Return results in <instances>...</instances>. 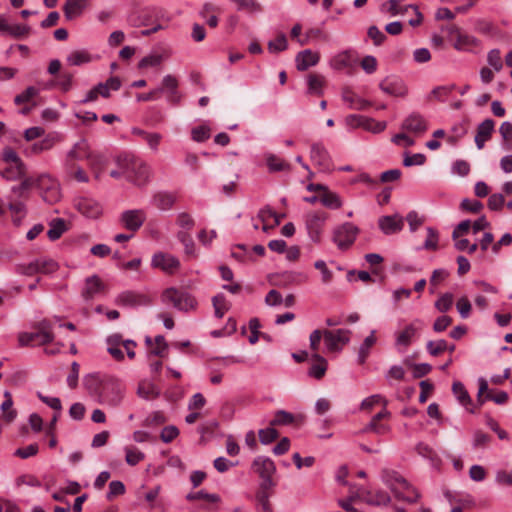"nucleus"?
Wrapping results in <instances>:
<instances>
[{
    "mask_svg": "<svg viewBox=\"0 0 512 512\" xmlns=\"http://www.w3.org/2000/svg\"><path fill=\"white\" fill-rule=\"evenodd\" d=\"M325 84V78L319 74H309L307 76L308 93L313 95H323V87Z\"/></svg>",
    "mask_w": 512,
    "mask_h": 512,
    "instance_id": "72a5a7b5",
    "label": "nucleus"
},
{
    "mask_svg": "<svg viewBox=\"0 0 512 512\" xmlns=\"http://www.w3.org/2000/svg\"><path fill=\"white\" fill-rule=\"evenodd\" d=\"M320 55L311 49L300 51L295 57L296 68L298 71H306L310 67L318 64Z\"/></svg>",
    "mask_w": 512,
    "mask_h": 512,
    "instance_id": "6ab92c4d",
    "label": "nucleus"
},
{
    "mask_svg": "<svg viewBox=\"0 0 512 512\" xmlns=\"http://www.w3.org/2000/svg\"><path fill=\"white\" fill-rule=\"evenodd\" d=\"M376 339L374 336V332H372L369 336H367L363 343L361 344L358 351V362L363 364L369 355L370 348L374 345Z\"/></svg>",
    "mask_w": 512,
    "mask_h": 512,
    "instance_id": "3c124183",
    "label": "nucleus"
},
{
    "mask_svg": "<svg viewBox=\"0 0 512 512\" xmlns=\"http://www.w3.org/2000/svg\"><path fill=\"white\" fill-rule=\"evenodd\" d=\"M146 212L142 209L125 210L120 214L119 222L132 233L137 232L146 221Z\"/></svg>",
    "mask_w": 512,
    "mask_h": 512,
    "instance_id": "6e6552de",
    "label": "nucleus"
},
{
    "mask_svg": "<svg viewBox=\"0 0 512 512\" xmlns=\"http://www.w3.org/2000/svg\"><path fill=\"white\" fill-rule=\"evenodd\" d=\"M163 61V56L161 54H151L148 56L143 57L139 63L138 68L144 69L148 67H157L159 66Z\"/></svg>",
    "mask_w": 512,
    "mask_h": 512,
    "instance_id": "680f3d73",
    "label": "nucleus"
},
{
    "mask_svg": "<svg viewBox=\"0 0 512 512\" xmlns=\"http://www.w3.org/2000/svg\"><path fill=\"white\" fill-rule=\"evenodd\" d=\"M288 48V42L286 35L281 33L276 39L268 42V50L270 53H279L285 51Z\"/></svg>",
    "mask_w": 512,
    "mask_h": 512,
    "instance_id": "864d4df0",
    "label": "nucleus"
},
{
    "mask_svg": "<svg viewBox=\"0 0 512 512\" xmlns=\"http://www.w3.org/2000/svg\"><path fill=\"white\" fill-rule=\"evenodd\" d=\"M326 219L327 214L323 211L307 214L305 219L306 229L313 242L320 241Z\"/></svg>",
    "mask_w": 512,
    "mask_h": 512,
    "instance_id": "1a4fd4ad",
    "label": "nucleus"
},
{
    "mask_svg": "<svg viewBox=\"0 0 512 512\" xmlns=\"http://www.w3.org/2000/svg\"><path fill=\"white\" fill-rule=\"evenodd\" d=\"M404 227V219L399 214L391 216L386 215V235L396 234L400 232Z\"/></svg>",
    "mask_w": 512,
    "mask_h": 512,
    "instance_id": "a19ab883",
    "label": "nucleus"
},
{
    "mask_svg": "<svg viewBox=\"0 0 512 512\" xmlns=\"http://www.w3.org/2000/svg\"><path fill=\"white\" fill-rule=\"evenodd\" d=\"M488 64L497 72L503 68V60L499 49L489 51L487 55Z\"/></svg>",
    "mask_w": 512,
    "mask_h": 512,
    "instance_id": "052dcab7",
    "label": "nucleus"
},
{
    "mask_svg": "<svg viewBox=\"0 0 512 512\" xmlns=\"http://www.w3.org/2000/svg\"><path fill=\"white\" fill-rule=\"evenodd\" d=\"M273 494L256 491L255 502L257 512H273L270 498Z\"/></svg>",
    "mask_w": 512,
    "mask_h": 512,
    "instance_id": "58836bf2",
    "label": "nucleus"
},
{
    "mask_svg": "<svg viewBox=\"0 0 512 512\" xmlns=\"http://www.w3.org/2000/svg\"><path fill=\"white\" fill-rule=\"evenodd\" d=\"M66 230L67 227L65 220L62 218H56L49 223L47 236L51 241H56L63 235Z\"/></svg>",
    "mask_w": 512,
    "mask_h": 512,
    "instance_id": "c9c22d12",
    "label": "nucleus"
},
{
    "mask_svg": "<svg viewBox=\"0 0 512 512\" xmlns=\"http://www.w3.org/2000/svg\"><path fill=\"white\" fill-rule=\"evenodd\" d=\"M310 158L320 171L328 172L332 169L331 157L322 143L312 144Z\"/></svg>",
    "mask_w": 512,
    "mask_h": 512,
    "instance_id": "ddd939ff",
    "label": "nucleus"
},
{
    "mask_svg": "<svg viewBox=\"0 0 512 512\" xmlns=\"http://www.w3.org/2000/svg\"><path fill=\"white\" fill-rule=\"evenodd\" d=\"M137 394L145 400H153L159 397L160 390L153 383L143 382L139 384Z\"/></svg>",
    "mask_w": 512,
    "mask_h": 512,
    "instance_id": "e433bc0d",
    "label": "nucleus"
},
{
    "mask_svg": "<svg viewBox=\"0 0 512 512\" xmlns=\"http://www.w3.org/2000/svg\"><path fill=\"white\" fill-rule=\"evenodd\" d=\"M297 421V417L285 410H277L274 414V418L270 421V426H288L294 424Z\"/></svg>",
    "mask_w": 512,
    "mask_h": 512,
    "instance_id": "f704fd0d",
    "label": "nucleus"
},
{
    "mask_svg": "<svg viewBox=\"0 0 512 512\" xmlns=\"http://www.w3.org/2000/svg\"><path fill=\"white\" fill-rule=\"evenodd\" d=\"M260 442L264 445L270 444L279 437L278 431L274 426H270L265 429H260L259 432Z\"/></svg>",
    "mask_w": 512,
    "mask_h": 512,
    "instance_id": "bf43d9fd",
    "label": "nucleus"
},
{
    "mask_svg": "<svg viewBox=\"0 0 512 512\" xmlns=\"http://www.w3.org/2000/svg\"><path fill=\"white\" fill-rule=\"evenodd\" d=\"M38 273L41 274H52L59 268L58 263L50 258L36 259Z\"/></svg>",
    "mask_w": 512,
    "mask_h": 512,
    "instance_id": "09e8293b",
    "label": "nucleus"
},
{
    "mask_svg": "<svg viewBox=\"0 0 512 512\" xmlns=\"http://www.w3.org/2000/svg\"><path fill=\"white\" fill-rule=\"evenodd\" d=\"M389 8L388 11L396 16V15H406L413 14L415 17L408 20V23L415 27L422 23L423 16L418 11V8L414 5H403L401 0H389Z\"/></svg>",
    "mask_w": 512,
    "mask_h": 512,
    "instance_id": "9b49d317",
    "label": "nucleus"
},
{
    "mask_svg": "<svg viewBox=\"0 0 512 512\" xmlns=\"http://www.w3.org/2000/svg\"><path fill=\"white\" fill-rule=\"evenodd\" d=\"M499 133L503 139V147L507 151L512 150V124L503 122L499 128Z\"/></svg>",
    "mask_w": 512,
    "mask_h": 512,
    "instance_id": "8fccbe9b",
    "label": "nucleus"
},
{
    "mask_svg": "<svg viewBox=\"0 0 512 512\" xmlns=\"http://www.w3.org/2000/svg\"><path fill=\"white\" fill-rule=\"evenodd\" d=\"M345 122L346 125L351 128L362 127L363 129L373 133H379L384 129V125L382 123L376 122L372 118L357 114L348 115L345 119Z\"/></svg>",
    "mask_w": 512,
    "mask_h": 512,
    "instance_id": "4468645a",
    "label": "nucleus"
},
{
    "mask_svg": "<svg viewBox=\"0 0 512 512\" xmlns=\"http://www.w3.org/2000/svg\"><path fill=\"white\" fill-rule=\"evenodd\" d=\"M176 202L175 194L167 191H160L153 195L152 204L159 210H170Z\"/></svg>",
    "mask_w": 512,
    "mask_h": 512,
    "instance_id": "b1692460",
    "label": "nucleus"
},
{
    "mask_svg": "<svg viewBox=\"0 0 512 512\" xmlns=\"http://www.w3.org/2000/svg\"><path fill=\"white\" fill-rule=\"evenodd\" d=\"M409 88L404 79L398 76L386 78V94L394 98L405 99L408 96Z\"/></svg>",
    "mask_w": 512,
    "mask_h": 512,
    "instance_id": "f3484780",
    "label": "nucleus"
},
{
    "mask_svg": "<svg viewBox=\"0 0 512 512\" xmlns=\"http://www.w3.org/2000/svg\"><path fill=\"white\" fill-rule=\"evenodd\" d=\"M452 391L463 406L467 407L471 404V398L461 382L455 381L452 385Z\"/></svg>",
    "mask_w": 512,
    "mask_h": 512,
    "instance_id": "de8ad7c7",
    "label": "nucleus"
},
{
    "mask_svg": "<svg viewBox=\"0 0 512 512\" xmlns=\"http://www.w3.org/2000/svg\"><path fill=\"white\" fill-rule=\"evenodd\" d=\"M349 331L344 329L325 330L323 338L326 348L331 351H339L343 345L349 342Z\"/></svg>",
    "mask_w": 512,
    "mask_h": 512,
    "instance_id": "f8f14e48",
    "label": "nucleus"
},
{
    "mask_svg": "<svg viewBox=\"0 0 512 512\" xmlns=\"http://www.w3.org/2000/svg\"><path fill=\"white\" fill-rule=\"evenodd\" d=\"M125 461L130 466H135L145 458V454L136 447H125Z\"/></svg>",
    "mask_w": 512,
    "mask_h": 512,
    "instance_id": "49530a36",
    "label": "nucleus"
},
{
    "mask_svg": "<svg viewBox=\"0 0 512 512\" xmlns=\"http://www.w3.org/2000/svg\"><path fill=\"white\" fill-rule=\"evenodd\" d=\"M115 302L126 307H138L149 305L150 299L148 296L135 291H124L117 296Z\"/></svg>",
    "mask_w": 512,
    "mask_h": 512,
    "instance_id": "dca6fc26",
    "label": "nucleus"
},
{
    "mask_svg": "<svg viewBox=\"0 0 512 512\" xmlns=\"http://www.w3.org/2000/svg\"><path fill=\"white\" fill-rule=\"evenodd\" d=\"M321 203L330 208V209H338L341 207L342 203L339 196L333 192H330L326 189L324 194L320 197Z\"/></svg>",
    "mask_w": 512,
    "mask_h": 512,
    "instance_id": "5fc2aeb1",
    "label": "nucleus"
},
{
    "mask_svg": "<svg viewBox=\"0 0 512 512\" xmlns=\"http://www.w3.org/2000/svg\"><path fill=\"white\" fill-rule=\"evenodd\" d=\"M357 64V59L352 53L346 51L335 56L331 65L336 70H343L345 68H352Z\"/></svg>",
    "mask_w": 512,
    "mask_h": 512,
    "instance_id": "c85d7f7f",
    "label": "nucleus"
},
{
    "mask_svg": "<svg viewBox=\"0 0 512 512\" xmlns=\"http://www.w3.org/2000/svg\"><path fill=\"white\" fill-rule=\"evenodd\" d=\"M386 487L397 500L413 503L419 498L418 492L395 471H386Z\"/></svg>",
    "mask_w": 512,
    "mask_h": 512,
    "instance_id": "7ed1b4c3",
    "label": "nucleus"
},
{
    "mask_svg": "<svg viewBox=\"0 0 512 512\" xmlns=\"http://www.w3.org/2000/svg\"><path fill=\"white\" fill-rule=\"evenodd\" d=\"M78 209L90 218H96L101 214V206L97 202L86 198L78 202Z\"/></svg>",
    "mask_w": 512,
    "mask_h": 512,
    "instance_id": "2f4dec72",
    "label": "nucleus"
},
{
    "mask_svg": "<svg viewBox=\"0 0 512 512\" xmlns=\"http://www.w3.org/2000/svg\"><path fill=\"white\" fill-rule=\"evenodd\" d=\"M90 61L91 55L86 50H74L67 57V62L73 66H80Z\"/></svg>",
    "mask_w": 512,
    "mask_h": 512,
    "instance_id": "37998d69",
    "label": "nucleus"
},
{
    "mask_svg": "<svg viewBox=\"0 0 512 512\" xmlns=\"http://www.w3.org/2000/svg\"><path fill=\"white\" fill-rule=\"evenodd\" d=\"M37 262L36 260L30 262V263H21L17 264L15 266V271L17 274L24 275V276H33L35 274H38V268H37Z\"/></svg>",
    "mask_w": 512,
    "mask_h": 512,
    "instance_id": "e2e57ef3",
    "label": "nucleus"
},
{
    "mask_svg": "<svg viewBox=\"0 0 512 512\" xmlns=\"http://www.w3.org/2000/svg\"><path fill=\"white\" fill-rule=\"evenodd\" d=\"M186 499L189 501L203 500L208 503H217L220 501V497L215 493H208L204 490L190 492L187 494Z\"/></svg>",
    "mask_w": 512,
    "mask_h": 512,
    "instance_id": "a18cd8bd",
    "label": "nucleus"
},
{
    "mask_svg": "<svg viewBox=\"0 0 512 512\" xmlns=\"http://www.w3.org/2000/svg\"><path fill=\"white\" fill-rule=\"evenodd\" d=\"M402 129L418 136L426 132L427 122L421 114L414 112L403 121Z\"/></svg>",
    "mask_w": 512,
    "mask_h": 512,
    "instance_id": "a211bd4d",
    "label": "nucleus"
},
{
    "mask_svg": "<svg viewBox=\"0 0 512 512\" xmlns=\"http://www.w3.org/2000/svg\"><path fill=\"white\" fill-rule=\"evenodd\" d=\"M359 229L351 222H346L337 227L333 232V242L341 250L348 249L355 241Z\"/></svg>",
    "mask_w": 512,
    "mask_h": 512,
    "instance_id": "423d86ee",
    "label": "nucleus"
},
{
    "mask_svg": "<svg viewBox=\"0 0 512 512\" xmlns=\"http://www.w3.org/2000/svg\"><path fill=\"white\" fill-rule=\"evenodd\" d=\"M88 5L87 0H66L63 10L67 20H72L82 14Z\"/></svg>",
    "mask_w": 512,
    "mask_h": 512,
    "instance_id": "393cba45",
    "label": "nucleus"
},
{
    "mask_svg": "<svg viewBox=\"0 0 512 512\" xmlns=\"http://www.w3.org/2000/svg\"><path fill=\"white\" fill-rule=\"evenodd\" d=\"M121 166L125 177L135 185L143 186L148 183L151 168L145 161L135 157L125 158Z\"/></svg>",
    "mask_w": 512,
    "mask_h": 512,
    "instance_id": "20e7f679",
    "label": "nucleus"
},
{
    "mask_svg": "<svg viewBox=\"0 0 512 512\" xmlns=\"http://www.w3.org/2000/svg\"><path fill=\"white\" fill-rule=\"evenodd\" d=\"M266 164L270 172H281L290 170V164L275 154L266 155Z\"/></svg>",
    "mask_w": 512,
    "mask_h": 512,
    "instance_id": "4c0bfd02",
    "label": "nucleus"
},
{
    "mask_svg": "<svg viewBox=\"0 0 512 512\" xmlns=\"http://www.w3.org/2000/svg\"><path fill=\"white\" fill-rule=\"evenodd\" d=\"M312 359L315 360V363H313L310 366V368L308 370V375L317 380H320L324 377V375L327 371V367H328L327 360L323 356L319 355L318 353H314L312 355Z\"/></svg>",
    "mask_w": 512,
    "mask_h": 512,
    "instance_id": "a878e982",
    "label": "nucleus"
},
{
    "mask_svg": "<svg viewBox=\"0 0 512 512\" xmlns=\"http://www.w3.org/2000/svg\"><path fill=\"white\" fill-rule=\"evenodd\" d=\"M163 301L171 303L174 308L180 311H189L195 308L197 302L194 297L183 290L168 288L164 291Z\"/></svg>",
    "mask_w": 512,
    "mask_h": 512,
    "instance_id": "39448f33",
    "label": "nucleus"
},
{
    "mask_svg": "<svg viewBox=\"0 0 512 512\" xmlns=\"http://www.w3.org/2000/svg\"><path fill=\"white\" fill-rule=\"evenodd\" d=\"M177 239L183 244L187 255L195 254V244L189 232L181 230L177 233Z\"/></svg>",
    "mask_w": 512,
    "mask_h": 512,
    "instance_id": "6e6d98bb",
    "label": "nucleus"
},
{
    "mask_svg": "<svg viewBox=\"0 0 512 512\" xmlns=\"http://www.w3.org/2000/svg\"><path fill=\"white\" fill-rule=\"evenodd\" d=\"M176 223L179 227L186 230L187 232L193 229L195 221L192 216L186 212H181L177 215Z\"/></svg>",
    "mask_w": 512,
    "mask_h": 512,
    "instance_id": "774afa93",
    "label": "nucleus"
},
{
    "mask_svg": "<svg viewBox=\"0 0 512 512\" xmlns=\"http://www.w3.org/2000/svg\"><path fill=\"white\" fill-rule=\"evenodd\" d=\"M230 2L236 4L238 11H244L247 13H259L262 11V6L256 0H230Z\"/></svg>",
    "mask_w": 512,
    "mask_h": 512,
    "instance_id": "ea45409f",
    "label": "nucleus"
},
{
    "mask_svg": "<svg viewBox=\"0 0 512 512\" xmlns=\"http://www.w3.org/2000/svg\"><path fill=\"white\" fill-rule=\"evenodd\" d=\"M167 422V418L162 411H154L143 421L144 427H157Z\"/></svg>",
    "mask_w": 512,
    "mask_h": 512,
    "instance_id": "603ef678",
    "label": "nucleus"
},
{
    "mask_svg": "<svg viewBox=\"0 0 512 512\" xmlns=\"http://www.w3.org/2000/svg\"><path fill=\"white\" fill-rule=\"evenodd\" d=\"M215 316L222 318L224 314L229 310L230 304L227 302L224 294L220 293L212 298Z\"/></svg>",
    "mask_w": 512,
    "mask_h": 512,
    "instance_id": "79ce46f5",
    "label": "nucleus"
},
{
    "mask_svg": "<svg viewBox=\"0 0 512 512\" xmlns=\"http://www.w3.org/2000/svg\"><path fill=\"white\" fill-rule=\"evenodd\" d=\"M0 163L3 164H20L24 163L21 158L18 156V154L15 152V150L11 147H6L2 152V157Z\"/></svg>",
    "mask_w": 512,
    "mask_h": 512,
    "instance_id": "0e129e2a",
    "label": "nucleus"
},
{
    "mask_svg": "<svg viewBox=\"0 0 512 512\" xmlns=\"http://www.w3.org/2000/svg\"><path fill=\"white\" fill-rule=\"evenodd\" d=\"M342 99L348 104L350 109L365 110L370 106V102L358 97L349 88H345L342 92Z\"/></svg>",
    "mask_w": 512,
    "mask_h": 512,
    "instance_id": "cd10ccee",
    "label": "nucleus"
},
{
    "mask_svg": "<svg viewBox=\"0 0 512 512\" xmlns=\"http://www.w3.org/2000/svg\"><path fill=\"white\" fill-rule=\"evenodd\" d=\"M179 82L173 75H165L160 86V93H166V100L169 104L177 106L182 101V94L178 89Z\"/></svg>",
    "mask_w": 512,
    "mask_h": 512,
    "instance_id": "9d476101",
    "label": "nucleus"
},
{
    "mask_svg": "<svg viewBox=\"0 0 512 512\" xmlns=\"http://www.w3.org/2000/svg\"><path fill=\"white\" fill-rule=\"evenodd\" d=\"M0 175L7 181H16L22 179L26 175L25 163L20 164H3L0 163Z\"/></svg>",
    "mask_w": 512,
    "mask_h": 512,
    "instance_id": "aec40b11",
    "label": "nucleus"
},
{
    "mask_svg": "<svg viewBox=\"0 0 512 512\" xmlns=\"http://www.w3.org/2000/svg\"><path fill=\"white\" fill-rule=\"evenodd\" d=\"M495 122L492 119H486L477 127L475 144L478 149H483L485 142L488 141L494 131Z\"/></svg>",
    "mask_w": 512,
    "mask_h": 512,
    "instance_id": "412c9836",
    "label": "nucleus"
},
{
    "mask_svg": "<svg viewBox=\"0 0 512 512\" xmlns=\"http://www.w3.org/2000/svg\"><path fill=\"white\" fill-rule=\"evenodd\" d=\"M453 301V295L451 293H445L436 301L435 307L440 312H447L451 309Z\"/></svg>",
    "mask_w": 512,
    "mask_h": 512,
    "instance_id": "338daca9",
    "label": "nucleus"
},
{
    "mask_svg": "<svg viewBox=\"0 0 512 512\" xmlns=\"http://www.w3.org/2000/svg\"><path fill=\"white\" fill-rule=\"evenodd\" d=\"M423 322L419 319L406 325L402 330L395 333V346L398 351H404L412 343L413 338L422 329Z\"/></svg>",
    "mask_w": 512,
    "mask_h": 512,
    "instance_id": "0eeeda50",
    "label": "nucleus"
},
{
    "mask_svg": "<svg viewBox=\"0 0 512 512\" xmlns=\"http://www.w3.org/2000/svg\"><path fill=\"white\" fill-rule=\"evenodd\" d=\"M37 94H38V90L33 86H29L22 93L18 94L14 98V102L16 105L27 103L33 97H35Z\"/></svg>",
    "mask_w": 512,
    "mask_h": 512,
    "instance_id": "69168bd1",
    "label": "nucleus"
},
{
    "mask_svg": "<svg viewBox=\"0 0 512 512\" xmlns=\"http://www.w3.org/2000/svg\"><path fill=\"white\" fill-rule=\"evenodd\" d=\"M105 286L102 280L97 275L87 277L85 280V286L82 290V297L85 300L93 299L97 294L104 290Z\"/></svg>",
    "mask_w": 512,
    "mask_h": 512,
    "instance_id": "4be33fe9",
    "label": "nucleus"
},
{
    "mask_svg": "<svg viewBox=\"0 0 512 512\" xmlns=\"http://www.w3.org/2000/svg\"><path fill=\"white\" fill-rule=\"evenodd\" d=\"M85 159L88 161L90 169L94 172L95 178H99L106 162L105 157L102 154L91 151L90 148H88V151L85 154Z\"/></svg>",
    "mask_w": 512,
    "mask_h": 512,
    "instance_id": "bb28decb",
    "label": "nucleus"
},
{
    "mask_svg": "<svg viewBox=\"0 0 512 512\" xmlns=\"http://www.w3.org/2000/svg\"><path fill=\"white\" fill-rule=\"evenodd\" d=\"M151 265L165 273L173 274L180 267V261L171 254L158 252L153 255Z\"/></svg>",
    "mask_w": 512,
    "mask_h": 512,
    "instance_id": "2eb2a0df",
    "label": "nucleus"
},
{
    "mask_svg": "<svg viewBox=\"0 0 512 512\" xmlns=\"http://www.w3.org/2000/svg\"><path fill=\"white\" fill-rule=\"evenodd\" d=\"M56 142V136L54 134H48L42 140L34 143L31 147V151L34 154H39L43 151L50 150Z\"/></svg>",
    "mask_w": 512,
    "mask_h": 512,
    "instance_id": "c03bdc74",
    "label": "nucleus"
},
{
    "mask_svg": "<svg viewBox=\"0 0 512 512\" xmlns=\"http://www.w3.org/2000/svg\"><path fill=\"white\" fill-rule=\"evenodd\" d=\"M253 470L261 476H273L276 466L272 459L266 456H257L252 463Z\"/></svg>",
    "mask_w": 512,
    "mask_h": 512,
    "instance_id": "5701e85b",
    "label": "nucleus"
},
{
    "mask_svg": "<svg viewBox=\"0 0 512 512\" xmlns=\"http://www.w3.org/2000/svg\"><path fill=\"white\" fill-rule=\"evenodd\" d=\"M89 148V144L86 139H81L77 143L73 145L71 150L67 153L66 164L74 163L73 160H81L85 158V154L87 153Z\"/></svg>",
    "mask_w": 512,
    "mask_h": 512,
    "instance_id": "c756f323",
    "label": "nucleus"
},
{
    "mask_svg": "<svg viewBox=\"0 0 512 512\" xmlns=\"http://www.w3.org/2000/svg\"><path fill=\"white\" fill-rule=\"evenodd\" d=\"M479 41L469 34L463 33L462 31L458 33L455 41L453 42V47L456 50H471L473 47L478 45Z\"/></svg>",
    "mask_w": 512,
    "mask_h": 512,
    "instance_id": "7c9ffc66",
    "label": "nucleus"
},
{
    "mask_svg": "<svg viewBox=\"0 0 512 512\" xmlns=\"http://www.w3.org/2000/svg\"><path fill=\"white\" fill-rule=\"evenodd\" d=\"M132 134L142 137L153 151L158 150V146L162 140L161 134L150 133L140 128H133Z\"/></svg>",
    "mask_w": 512,
    "mask_h": 512,
    "instance_id": "473e14b6",
    "label": "nucleus"
},
{
    "mask_svg": "<svg viewBox=\"0 0 512 512\" xmlns=\"http://www.w3.org/2000/svg\"><path fill=\"white\" fill-rule=\"evenodd\" d=\"M33 186H36L41 191L45 202L53 204L60 200L59 184L49 175H41L38 178L24 176L21 183L13 186L11 191L19 197H24L25 192Z\"/></svg>",
    "mask_w": 512,
    "mask_h": 512,
    "instance_id": "f03ea898",
    "label": "nucleus"
},
{
    "mask_svg": "<svg viewBox=\"0 0 512 512\" xmlns=\"http://www.w3.org/2000/svg\"><path fill=\"white\" fill-rule=\"evenodd\" d=\"M84 385L90 393L98 396L102 404L116 407L123 399L124 386L117 378L89 374L84 378Z\"/></svg>",
    "mask_w": 512,
    "mask_h": 512,
    "instance_id": "f257e3e1",
    "label": "nucleus"
},
{
    "mask_svg": "<svg viewBox=\"0 0 512 512\" xmlns=\"http://www.w3.org/2000/svg\"><path fill=\"white\" fill-rule=\"evenodd\" d=\"M31 28L26 24H10L8 35L15 39H22L29 35Z\"/></svg>",
    "mask_w": 512,
    "mask_h": 512,
    "instance_id": "13d9d810",
    "label": "nucleus"
},
{
    "mask_svg": "<svg viewBox=\"0 0 512 512\" xmlns=\"http://www.w3.org/2000/svg\"><path fill=\"white\" fill-rule=\"evenodd\" d=\"M67 172L71 177H73L75 180L81 183H87L89 181V178L85 171L77 166L75 163H67L66 164Z\"/></svg>",
    "mask_w": 512,
    "mask_h": 512,
    "instance_id": "4d7b16f0",
    "label": "nucleus"
}]
</instances>
